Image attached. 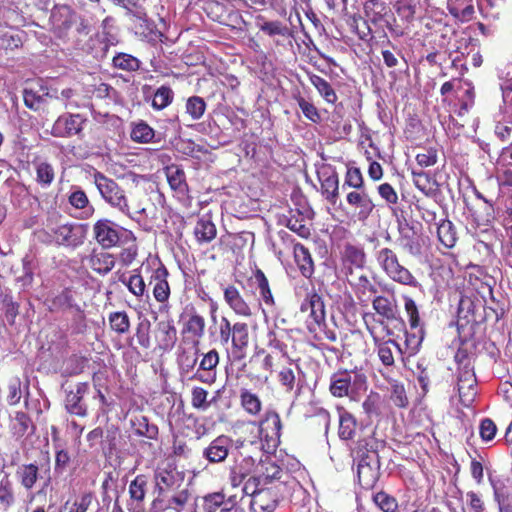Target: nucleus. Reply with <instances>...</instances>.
<instances>
[{
	"label": "nucleus",
	"mask_w": 512,
	"mask_h": 512,
	"mask_svg": "<svg viewBox=\"0 0 512 512\" xmlns=\"http://www.w3.org/2000/svg\"><path fill=\"white\" fill-rule=\"evenodd\" d=\"M375 258L379 267L392 281L410 287L419 285L413 274L400 264L397 254L392 249L379 248L375 253Z\"/></svg>",
	"instance_id": "obj_1"
},
{
	"label": "nucleus",
	"mask_w": 512,
	"mask_h": 512,
	"mask_svg": "<svg viewBox=\"0 0 512 512\" xmlns=\"http://www.w3.org/2000/svg\"><path fill=\"white\" fill-rule=\"evenodd\" d=\"M59 217L57 212L51 214L47 219L46 227L52 234L46 230H40L37 232L38 239L45 243L54 241L58 245L67 247H77L81 245L83 239L81 236L77 235L78 229L69 223L57 225Z\"/></svg>",
	"instance_id": "obj_2"
},
{
	"label": "nucleus",
	"mask_w": 512,
	"mask_h": 512,
	"mask_svg": "<svg viewBox=\"0 0 512 512\" xmlns=\"http://www.w3.org/2000/svg\"><path fill=\"white\" fill-rule=\"evenodd\" d=\"M93 234L97 243L104 249H109L121 243L134 242V234L113 221L103 218L93 225Z\"/></svg>",
	"instance_id": "obj_3"
},
{
	"label": "nucleus",
	"mask_w": 512,
	"mask_h": 512,
	"mask_svg": "<svg viewBox=\"0 0 512 512\" xmlns=\"http://www.w3.org/2000/svg\"><path fill=\"white\" fill-rule=\"evenodd\" d=\"M94 184L101 196V198L111 207L118 209L120 212L128 215L130 208L125 191L119 184L103 173L96 171L93 174Z\"/></svg>",
	"instance_id": "obj_4"
},
{
	"label": "nucleus",
	"mask_w": 512,
	"mask_h": 512,
	"mask_svg": "<svg viewBox=\"0 0 512 512\" xmlns=\"http://www.w3.org/2000/svg\"><path fill=\"white\" fill-rule=\"evenodd\" d=\"M366 376L356 370H342L330 379V392L335 397L350 396L365 388Z\"/></svg>",
	"instance_id": "obj_5"
},
{
	"label": "nucleus",
	"mask_w": 512,
	"mask_h": 512,
	"mask_svg": "<svg viewBox=\"0 0 512 512\" xmlns=\"http://www.w3.org/2000/svg\"><path fill=\"white\" fill-rule=\"evenodd\" d=\"M77 21L78 14L68 5H55L49 18L51 31L60 39L68 36L72 25Z\"/></svg>",
	"instance_id": "obj_6"
},
{
	"label": "nucleus",
	"mask_w": 512,
	"mask_h": 512,
	"mask_svg": "<svg viewBox=\"0 0 512 512\" xmlns=\"http://www.w3.org/2000/svg\"><path fill=\"white\" fill-rule=\"evenodd\" d=\"M234 446L233 439L228 435H219L203 449L202 456L211 464L224 462Z\"/></svg>",
	"instance_id": "obj_7"
},
{
	"label": "nucleus",
	"mask_w": 512,
	"mask_h": 512,
	"mask_svg": "<svg viewBox=\"0 0 512 512\" xmlns=\"http://www.w3.org/2000/svg\"><path fill=\"white\" fill-rule=\"evenodd\" d=\"M154 479L160 497L167 492L179 490L184 484V473L176 469H159L155 472Z\"/></svg>",
	"instance_id": "obj_8"
},
{
	"label": "nucleus",
	"mask_w": 512,
	"mask_h": 512,
	"mask_svg": "<svg viewBox=\"0 0 512 512\" xmlns=\"http://www.w3.org/2000/svg\"><path fill=\"white\" fill-rule=\"evenodd\" d=\"M379 457L372 455V460H359L357 475L360 485L365 489H371L379 477Z\"/></svg>",
	"instance_id": "obj_9"
},
{
	"label": "nucleus",
	"mask_w": 512,
	"mask_h": 512,
	"mask_svg": "<svg viewBox=\"0 0 512 512\" xmlns=\"http://www.w3.org/2000/svg\"><path fill=\"white\" fill-rule=\"evenodd\" d=\"M457 387L459 392L460 401L466 407L470 406L476 395L475 383L476 377L474 372L465 367L458 373Z\"/></svg>",
	"instance_id": "obj_10"
},
{
	"label": "nucleus",
	"mask_w": 512,
	"mask_h": 512,
	"mask_svg": "<svg viewBox=\"0 0 512 512\" xmlns=\"http://www.w3.org/2000/svg\"><path fill=\"white\" fill-rule=\"evenodd\" d=\"M74 47L91 54L97 60L104 59L109 51L108 42L100 35L89 37L88 40L77 37L74 41Z\"/></svg>",
	"instance_id": "obj_11"
},
{
	"label": "nucleus",
	"mask_w": 512,
	"mask_h": 512,
	"mask_svg": "<svg viewBox=\"0 0 512 512\" xmlns=\"http://www.w3.org/2000/svg\"><path fill=\"white\" fill-rule=\"evenodd\" d=\"M346 199L347 203L357 211V218L361 221L366 220L375 207L365 189L349 192Z\"/></svg>",
	"instance_id": "obj_12"
},
{
	"label": "nucleus",
	"mask_w": 512,
	"mask_h": 512,
	"mask_svg": "<svg viewBox=\"0 0 512 512\" xmlns=\"http://www.w3.org/2000/svg\"><path fill=\"white\" fill-rule=\"evenodd\" d=\"M277 503V494L272 489H259L251 492L250 507L254 512H273Z\"/></svg>",
	"instance_id": "obj_13"
},
{
	"label": "nucleus",
	"mask_w": 512,
	"mask_h": 512,
	"mask_svg": "<svg viewBox=\"0 0 512 512\" xmlns=\"http://www.w3.org/2000/svg\"><path fill=\"white\" fill-rule=\"evenodd\" d=\"M224 300L227 305L239 316L251 317L253 315L252 308L244 300L239 290L233 286L228 285L224 289Z\"/></svg>",
	"instance_id": "obj_14"
},
{
	"label": "nucleus",
	"mask_w": 512,
	"mask_h": 512,
	"mask_svg": "<svg viewBox=\"0 0 512 512\" xmlns=\"http://www.w3.org/2000/svg\"><path fill=\"white\" fill-rule=\"evenodd\" d=\"M318 178L321 183L322 192L326 195V199L335 203L339 194V179L337 172L331 167H325L318 172Z\"/></svg>",
	"instance_id": "obj_15"
},
{
	"label": "nucleus",
	"mask_w": 512,
	"mask_h": 512,
	"mask_svg": "<svg viewBox=\"0 0 512 512\" xmlns=\"http://www.w3.org/2000/svg\"><path fill=\"white\" fill-rule=\"evenodd\" d=\"M191 491L185 487L175 491L166 500L158 497L154 500V504L165 502L164 509L169 512H183L191 499Z\"/></svg>",
	"instance_id": "obj_16"
},
{
	"label": "nucleus",
	"mask_w": 512,
	"mask_h": 512,
	"mask_svg": "<svg viewBox=\"0 0 512 512\" xmlns=\"http://www.w3.org/2000/svg\"><path fill=\"white\" fill-rule=\"evenodd\" d=\"M169 273L165 266L161 265L157 268L151 279L155 282L153 287V295L156 301L160 303H164L169 299L170 296V287L167 281Z\"/></svg>",
	"instance_id": "obj_17"
},
{
	"label": "nucleus",
	"mask_w": 512,
	"mask_h": 512,
	"mask_svg": "<svg viewBox=\"0 0 512 512\" xmlns=\"http://www.w3.org/2000/svg\"><path fill=\"white\" fill-rule=\"evenodd\" d=\"M87 390V383H78L76 384L75 389H72L67 393L65 403L66 408L70 413L78 416L86 415V408L81 404V400Z\"/></svg>",
	"instance_id": "obj_18"
},
{
	"label": "nucleus",
	"mask_w": 512,
	"mask_h": 512,
	"mask_svg": "<svg viewBox=\"0 0 512 512\" xmlns=\"http://www.w3.org/2000/svg\"><path fill=\"white\" fill-rule=\"evenodd\" d=\"M281 428L282 424L279 414L275 411H269L260 422L259 432L262 437L276 441L280 437Z\"/></svg>",
	"instance_id": "obj_19"
},
{
	"label": "nucleus",
	"mask_w": 512,
	"mask_h": 512,
	"mask_svg": "<svg viewBox=\"0 0 512 512\" xmlns=\"http://www.w3.org/2000/svg\"><path fill=\"white\" fill-rule=\"evenodd\" d=\"M231 343L233 347V352L237 354V358H243L245 350L249 344V328L246 323L236 322L233 325Z\"/></svg>",
	"instance_id": "obj_20"
},
{
	"label": "nucleus",
	"mask_w": 512,
	"mask_h": 512,
	"mask_svg": "<svg viewBox=\"0 0 512 512\" xmlns=\"http://www.w3.org/2000/svg\"><path fill=\"white\" fill-rule=\"evenodd\" d=\"M367 328L377 347V354L380 361L385 366H392L394 364V356L391 346L397 348L400 351L398 344L394 340L380 341L378 335L375 332V329L370 326H367Z\"/></svg>",
	"instance_id": "obj_21"
},
{
	"label": "nucleus",
	"mask_w": 512,
	"mask_h": 512,
	"mask_svg": "<svg viewBox=\"0 0 512 512\" xmlns=\"http://www.w3.org/2000/svg\"><path fill=\"white\" fill-rule=\"evenodd\" d=\"M159 347L162 350L171 349L177 340V331L172 321H160L157 324V335Z\"/></svg>",
	"instance_id": "obj_22"
},
{
	"label": "nucleus",
	"mask_w": 512,
	"mask_h": 512,
	"mask_svg": "<svg viewBox=\"0 0 512 512\" xmlns=\"http://www.w3.org/2000/svg\"><path fill=\"white\" fill-rule=\"evenodd\" d=\"M302 312H309L316 324L325 320V307L321 296L317 293L308 295L307 299L301 304Z\"/></svg>",
	"instance_id": "obj_23"
},
{
	"label": "nucleus",
	"mask_w": 512,
	"mask_h": 512,
	"mask_svg": "<svg viewBox=\"0 0 512 512\" xmlns=\"http://www.w3.org/2000/svg\"><path fill=\"white\" fill-rule=\"evenodd\" d=\"M89 267L99 273L107 274L115 266L114 257L106 252H93L88 259Z\"/></svg>",
	"instance_id": "obj_24"
},
{
	"label": "nucleus",
	"mask_w": 512,
	"mask_h": 512,
	"mask_svg": "<svg viewBox=\"0 0 512 512\" xmlns=\"http://www.w3.org/2000/svg\"><path fill=\"white\" fill-rule=\"evenodd\" d=\"M295 261L304 277H310L314 272V264L309 250L302 244H295L294 249Z\"/></svg>",
	"instance_id": "obj_25"
},
{
	"label": "nucleus",
	"mask_w": 512,
	"mask_h": 512,
	"mask_svg": "<svg viewBox=\"0 0 512 512\" xmlns=\"http://www.w3.org/2000/svg\"><path fill=\"white\" fill-rule=\"evenodd\" d=\"M439 241L446 247L452 248L457 242V232L454 224L447 219H442L437 225Z\"/></svg>",
	"instance_id": "obj_26"
},
{
	"label": "nucleus",
	"mask_w": 512,
	"mask_h": 512,
	"mask_svg": "<svg viewBox=\"0 0 512 512\" xmlns=\"http://www.w3.org/2000/svg\"><path fill=\"white\" fill-rule=\"evenodd\" d=\"M216 234V227L210 219L200 218L197 221L194 228V235L198 243H209L216 237Z\"/></svg>",
	"instance_id": "obj_27"
},
{
	"label": "nucleus",
	"mask_w": 512,
	"mask_h": 512,
	"mask_svg": "<svg viewBox=\"0 0 512 512\" xmlns=\"http://www.w3.org/2000/svg\"><path fill=\"white\" fill-rule=\"evenodd\" d=\"M68 201L70 205L76 209H83L86 217H90L94 213V207L90 205L86 193L78 187L73 188Z\"/></svg>",
	"instance_id": "obj_28"
},
{
	"label": "nucleus",
	"mask_w": 512,
	"mask_h": 512,
	"mask_svg": "<svg viewBox=\"0 0 512 512\" xmlns=\"http://www.w3.org/2000/svg\"><path fill=\"white\" fill-rule=\"evenodd\" d=\"M300 372L301 368L299 365L290 360L288 366H283L279 371V382L286 387L287 391H292L296 385V374Z\"/></svg>",
	"instance_id": "obj_29"
},
{
	"label": "nucleus",
	"mask_w": 512,
	"mask_h": 512,
	"mask_svg": "<svg viewBox=\"0 0 512 512\" xmlns=\"http://www.w3.org/2000/svg\"><path fill=\"white\" fill-rule=\"evenodd\" d=\"M309 79L312 85L317 89L319 94L325 99L326 102L333 104L337 101L336 92L328 81L315 74L310 75Z\"/></svg>",
	"instance_id": "obj_30"
},
{
	"label": "nucleus",
	"mask_w": 512,
	"mask_h": 512,
	"mask_svg": "<svg viewBox=\"0 0 512 512\" xmlns=\"http://www.w3.org/2000/svg\"><path fill=\"white\" fill-rule=\"evenodd\" d=\"M129 278L121 277L120 281L128 288L129 292L137 298H142L146 291V285L143 277L136 269Z\"/></svg>",
	"instance_id": "obj_31"
},
{
	"label": "nucleus",
	"mask_w": 512,
	"mask_h": 512,
	"mask_svg": "<svg viewBox=\"0 0 512 512\" xmlns=\"http://www.w3.org/2000/svg\"><path fill=\"white\" fill-rule=\"evenodd\" d=\"M343 260L355 268H362L366 262V255L361 247L349 244L344 248Z\"/></svg>",
	"instance_id": "obj_32"
},
{
	"label": "nucleus",
	"mask_w": 512,
	"mask_h": 512,
	"mask_svg": "<svg viewBox=\"0 0 512 512\" xmlns=\"http://www.w3.org/2000/svg\"><path fill=\"white\" fill-rule=\"evenodd\" d=\"M377 446L378 443L373 437L358 440L355 448L356 457L359 460H372V455H378Z\"/></svg>",
	"instance_id": "obj_33"
},
{
	"label": "nucleus",
	"mask_w": 512,
	"mask_h": 512,
	"mask_svg": "<svg viewBox=\"0 0 512 512\" xmlns=\"http://www.w3.org/2000/svg\"><path fill=\"white\" fill-rule=\"evenodd\" d=\"M166 177L173 190L184 192L187 188L185 173L178 166L172 165L166 168Z\"/></svg>",
	"instance_id": "obj_34"
},
{
	"label": "nucleus",
	"mask_w": 512,
	"mask_h": 512,
	"mask_svg": "<svg viewBox=\"0 0 512 512\" xmlns=\"http://www.w3.org/2000/svg\"><path fill=\"white\" fill-rule=\"evenodd\" d=\"M447 9L454 18L462 22L470 21L475 13L473 4L469 3L461 8L456 0H448Z\"/></svg>",
	"instance_id": "obj_35"
},
{
	"label": "nucleus",
	"mask_w": 512,
	"mask_h": 512,
	"mask_svg": "<svg viewBox=\"0 0 512 512\" xmlns=\"http://www.w3.org/2000/svg\"><path fill=\"white\" fill-rule=\"evenodd\" d=\"M374 310L387 319H394L396 314V305L384 296H377L372 302Z\"/></svg>",
	"instance_id": "obj_36"
},
{
	"label": "nucleus",
	"mask_w": 512,
	"mask_h": 512,
	"mask_svg": "<svg viewBox=\"0 0 512 512\" xmlns=\"http://www.w3.org/2000/svg\"><path fill=\"white\" fill-rule=\"evenodd\" d=\"M112 62L115 68L128 72L137 71L140 68V61L136 57L126 53L117 54L113 57Z\"/></svg>",
	"instance_id": "obj_37"
},
{
	"label": "nucleus",
	"mask_w": 512,
	"mask_h": 512,
	"mask_svg": "<svg viewBox=\"0 0 512 512\" xmlns=\"http://www.w3.org/2000/svg\"><path fill=\"white\" fill-rule=\"evenodd\" d=\"M184 330L196 337H202L205 331V319L194 310L189 315L184 325Z\"/></svg>",
	"instance_id": "obj_38"
},
{
	"label": "nucleus",
	"mask_w": 512,
	"mask_h": 512,
	"mask_svg": "<svg viewBox=\"0 0 512 512\" xmlns=\"http://www.w3.org/2000/svg\"><path fill=\"white\" fill-rule=\"evenodd\" d=\"M109 323L111 329L119 334L127 333L130 329V320L125 311L111 313Z\"/></svg>",
	"instance_id": "obj_39"
},
{
	"label": "nucleus",
	"mask_w": 512,
	"mask_h": 512,
	"mask_svg": "<svg viewBox=\"0 0 512 512\" xmlns=\"http://www.w3.org/2000/svg\"><path fill=\"white\" fill-rule=\"evenodd\" d=\"M356 428V421L354 417L348 413L344 412L340 415L339 421V436L341 439L348 440L351 439L354 435Z\"/></svg>",
	"instance_id": "obj_40"
},
{
	"label": "nucleus",
	"mask_w": 512,
	"mask_h": 512,
	"mask_svg": "<svg viewBox=\"0 0 512 512\" xmlns=\"http://www.w3.org/2000/svg\"><path fill=\"white\" fill-rule=\"evenodd\" d=\"M174 93L172 89L168 86H161L158 88L154 94L152 100L153 108L157 110H162L166 108L173 100Z\"/></svg>",
	"instance_id": "obj_41"
},
{
	"label": "nucleus",
	"mask_w": 512,
	"mask_h": 512,
	"mask_svg": "<svg viewBox=\"0 0 512 512\" xmlns=\"http://www.w3.org/2000/svg\"><path fill=\"white\" fill-rule=\"evenodd\" d=\"M146 486L145 476L138 475L129 485L130 498L138 503L143 502L146 495Z\"/></svg>",
	"instance_id": "obj_42"
},
{
	"label": "nucleus",
	"mask_w": 512,
	"mask_h": 512,
	"mask_svg": "<svg viewBox=\"0 0 512 512\" xmlns=\"http://www.w3.org/2000/svg\"><path fill=\"white\" fill-rule=\"evenodd\" d=\"M397 14L405 21L411 22L416 14V0H397L395 3Z\"/></svg>",
	"instance_id": "obj_43"
},
{
	"label": "nucleus",
	"mask_w": 512,
	"mask_h": 512,
	"mask_svg": "<svg viewBox=\"0 0 512 512\" xmlns=\"http://www.w3.org/2000/svg\"><path fill=\"white\" fill-rule=\"evenodd\" d=\"M410 332H406L405 344L410 355L415 354L424 338V330L422 327L410 329Z\"/></svg>",
	"instance_id": "obj_44"
},
{
	"label": "nucleus",
	"mask_w": 512,
	"mask_h": 512,
	"mask_svg": "<svg viewBox=\"0 0 512 512\" xmlns=\"http://www.w3.org/2000/svg\"><path fill=\"white\" fill-rule=\"evenodd\" d=\"M206 110V103L199 96H192L186 102V111L193 120L200 119Z\"/></svg>",
	"instance_id": "obj_45"
},
{
	"label": "nucleus",
	"mask_w": 512,
	"mask_h": 512,
	"mask_svg": "<svg viewBox=\"0 0 512 512\" xmlns=\"http://www.w3.org/2000/svg\"><path fill=\"white\" fill-rule=\"evenodd\" d=\"M391 390V400L398 407H405L408 404V398L404 385L397 380L391 379L389 381Z\"/></svg>",
	"instance_id": "obj_46"
},
{
	"label": "nucleus",
	"mask_w": 512,
	"mask_h": 512,
	"mask_svg": "<svg viewBox=\"0 0 512 512\" xmlns=\"http://www.w3.org/2000/svg\"><path fill=\"white\" fill-rule=\"evenodd\" d=\"M255 281L257 283V288L259 289V293L263 299V301L267 305H273L274 300L269 287L268 280L265 274L261 270H257L255 273Z\"/></svg>",
	"instance_id": "obj_47"
},
{
	"label": "nucleus",
	"mask_w": 512,
	"mask_h": 512,
	"mask_svg": "<svg viewBox=\"0 0 512 512\" xmlns=\"http://www.w3.org/2000/svg\"><path fill=\"white\" fill-rule=\"evenodd\" d=\"M347 186L355 190L365 189L363 176L359 168H348L342 188L345 189Z\"/></svg>",
	"instance_id": "obj_48"
},
{
	"label": "nucleus",
	"mask_w": 512,
	"mask_h": 512,
	"mask_svg": "<svg viewBox=\"0 0 512 512\" xmlns=\"http://www.w3.org/2000/svg\"><path fill=\"white\" fill-rule=\"evenodd\" d=\"M81 118L79 115H70L68 117H60L57 122V128L64 127L67 135L77 134L80 130Z\"/></svg>",
	"instance_id": "obj_49"
},
{
	"label": "nucleus",
	"mask_w": 512,
	"mask_h": 512,
	"mask_svg": "<svg viewBox=\"0 0 512 512\" xmlns=\"http://www.w3.org/2000/svg\"><path fill=\"white\" fill-rule=\"evenodd\" d=\"M153 137V129L148 124L143 122L137 124L131 132L132 140L139 143H148L153 139Z\"/></svg>",
	"instance_id": "obj_50"
},
{
	"label": "nucleus",
	"mask_w": 512,
	"mask_h": 512,
	"mask_svg": "<svg viewBox=\"0 0 512 512\" xmlns=\"http://www.w3.org/2000/svg\"><path fill=\"white\" fill-rule=\"evenodd\" d=\"M178 364L180 365L181 369L185 372H189L192 370L197 361H198V351L197 349H189V350H183L179 356H178Z\"/></svg>",
	"instance_id": "obj_51"
},
{
	"label": "nucleus",
	"mask_w": 512,
	"mask_h": 512,
	"mask_svg": "<svg viewBox=\"0 0 512 512\" xmlns=\"http://www.w3.org/2000/svg\"><path fill=\"white\" fill-rule=\"evenodd\" d=\"M374 502L384 512H396L398 508L396 499L385 492H378L374 496Z\"/></svg>",
	"instance_id": "obj_52"
},
{
	"label": "nucleus",
	"mask_w": 512,
	"mask_h": 512,
	"mask_svg": "<svg viewBox=\"0 0 512 512\" xmlns=\"http://www.w3.org/2000/svg\"><path fill=\"white\" fill-rule=\"evenodd\" d=\"M241 404L243 408L252 415L259 413L261 410V402L259 398L249 391L242 392Z\"/></svg>",
	"instance_id": "obj_53"
},
{
	"label": "nucleus",
	"mask_w": 512,
	"mask_h": 512,
	"mask_svg": "<svg viewBox=\"0 0 512 512\" xmlns=\"http://www.w3.org/2000/svg\"><path fill=\"white\" fill-rule=\"evenodd\" d=\"M401 245L404 249L408 250L411 254L419 252V246L413 240V231L406 225L399 227Z\"/></svg>",
	"instance_id": "obj_54"
},
{
	"label": "nucleus",
	"mask_w": 512,
	"mask_h": 512,
	"mask_svg": "<svg viewBox=\"0 0 512 512\" xmlns=\"http://www.w3.org/2000/svg\"><path fill=\"white\" fill-rule=\"evenodd\" d=\"M135 429L139 435L154 439L158 434V428L154 424H149L146 417H140L134 422Z\"/></svg>",
	"instance_id": "obj_55"
},
{
	"label": "nucleus",
	"mask_w": 512,
	"mask_h": 512,
	"mask_svg": "<svg viewBox=\"0 0 512 512\" xmlns=\"http://www.w3.org/2000/svg\"><path fill=\"white\" fill-rule=\"evenodd\" d=\"M204 509L206 512H216L225 502V494L222 492H214L203 497Z\"/></svg>",
	"instance_id": "obj_56"
},
{
	"label": "nucleus",
	"mask_w": 512,
	"mask_h": 512,
	"mask_svg": "<svg viewBox=\"0 0 512 512\" xmlns=\"http://www.w3.org/2000/svg\"><path fill=\"white\" fill-rule=\"evenodd\" d=\"M286 226L302 238H308L310 236V229L304 223L303 218L291 216L287 219Z\"/></svg>",
	"instance_id": "obj_57"
},
{
	"label": "nucleus",
	"mask_w": 512,
	"mask_h": 512,
	"mask_svg": "<svg viewBox=\"0 0 512 512\" xmlns=\"http://www.w3.org/2000/svg\"><path fill=\"white\" fill-rule=\"evenodd\" d=\"M405 311L409 317L410 329L422 327L416 303L409 297H405Z\"/></svg>",
	"instance_id": "obj_58"
},
{
	"label": "nucleus",
	"mask_w": 512,
	"mask_h": 512,
	"mask_svg": "<svg viewBox=\"0 0 512 512\" xmlns=\"http://www.w3.org/2000/svg\"><path fill=\"white\" fill-rule=\"evenodd\" d=\"M219 363V354L216 350H210L200 361L199 371L215 372Z\"/></svg>",
	"instance_id": "obj_59"
},
{
	"label": "nucleus",
	"mask_w": 512,
	"mask_h": 512,
	"mask_svg": "<svg viewBox=\"0 0 512 512\" xmlns=\"http://www.w3.org/2000/svg\"><path fill=\"white\" fill-rule=\"evenodd\" d=\"M437 151L433 148L423 149L416 155L417 164L421 167H430L437 162Z\"/></svg>",
	"instance_id": "obj_60"
},
{
	"label": "nucleus",
	"mask_w": 512,
	"mask_h": 512,
	"mask_svg": "<svg viewBox=\"0 0 512 512\" xmlns=\"http://www.w3.org/2000/svg\"><path fill=\"white\" fill-rule=\"evenodd\" d=\"M54 169L48 163H41L37 167V181L42 185H50L54 180Z\"/></svg>",
	"instance_id": "obj_61"
},
{
	"label": "nucleus",
	"mask_w": 512,
	"mask_h": 512,
	"mask_svg": "<svg viewBox=\"0 0 512 512\" xmlns=\"http://www.w3.org/2000/svg\"><path fill=\"white\" fill-rule=\"evenodd\" d=\"M208 392L201 388L195 387L192 390V406L197 409H207L210 406V402L207 401Z\"/></svg>",
	"instance_id": "obj_62"
},
{
	"label": "nucleus",
	"mask_w": 512,
	"mask_h": 512,
	"mask_svg": "<svg viewBox=\"0 0 512 512\" xmlns=\"http://www.w3.org/2000/svg\"><path fill=\"white\" fill-rule=\"evenodd\" d=\"M298 105L305 115V117L312 122H319L321 120L320 114L317 110V108L310 102L306 101L304 98L299 97L297 98Z\"/></svg>",
	"instance_id": "obj_63"
},
{
	"label": "nucleus",
	"mask_w": 512,
	"mask_h": 512,
	"mask_svg": "<svg viewBox=\"0 0 512 512\" xmlns=\"http://www.w3.org/2000/svg\"><path fill=\"white\" fill-rule=\"evenodd\" d=\"M413 182L422 192L428 193L432 189L431 178L423 171L412 170Z\"/></svg>",
	"instance_id": "obj_64"
}]
</instances>
